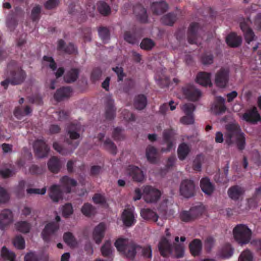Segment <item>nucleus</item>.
<instances>
[{
  "label": "nucleus",
  "instance_id": "nucleus-28",
  "mask_svg": "<svg viewBox=\"0 0 261 261\" xmlns=\"http://www.w3.org/2000/svg\"><path fill=\"white\" fill-rule=\"evenodd\" d=\"M141 216L145 220L156 222L159 216L153 210L146 208H142L140 212Z\"/></svg>",
  "mask_w": 261,
  "mask_h": 261
},
{
  "label": "nucleus",
  "instance_id": "nucleus-36",
  "mask_svg": "<svg viewBox=\"0 0 261 261\" xmlns=\"http://www.w3.org/2000/svg\"><path fill=\"white\" fill-rule=\"evenodd\" d=\"M79 75V70L76 68H72L65 74L64 79L67 83H73L77 80Z\"/></svg>",
  "mask_w": 261,
  "mask_h": 261
},
{
  "label": "nucleus",
  "instance_id": "nucleus-52",
  "mask_svg": "<svg viewBox=\"0 0 261 261\" xmlns=\"http://www.w3.org/2000/svg\"><path fill=\"white\" fill-rule=\"evenodd\" d=\"M14 246L18 249H23L25 248V241L21 236H16L13 240Z\"/></svg>",
  "mask_w": 261,
  "mask_h": 261
},
{
  "label": "nucleus",
  "instance_id": "nucleus-26",
  "mask_svg": "<svg viewBox=\"0 0 261 261\" xmlns=\"http://www.w3.org/2000/svg\"><path fill=\"white\" fill-rule=\"evenodd\" d=\"M105 229V225L103 223H99L95 227L93 232V238L96 244H99L101 242L104 237Z\"/></svg>",
  "mask_w": 261,
  "mask_h": 261
},
{
  "label": "nucleus",
  "instance_id": "nucleus-37",
  "mask_svg": "<svg viewBox=\"0 0 261 261\" xmlns=\"http://www.w3.org/2000/svg\"><path fill=\"white\" fill-rule=\"evenodd\" d=\"M97 8L99 13L104 16L111 14V9L110 6L104 1H100L97 4Z\"/></svg>",
  "mask_w": 261,
  "mask_h": 261
},
{
  "label": "nucleus",
  "instance_id": "nucleus-34",
  "mask_svg": "<svg viewBox=\"0 0 261 261\" xmlns=\"http://www.w3.org/2000/svg\"><path fill=\"white\" fill-rule=\"evenodd\" d=\"M202 243L200 240L194 239L189 244L191 253L193 256L198 255L201 250Z\"/></svg>",
  "mask_w": 261,
  "mask_h": 261
},
{
  "label": "nucleus",
  "instance_id": "nucleus-10",
  "mask_svg": "<svg viewBox=\"0 0 261 261\" xmlns=\"http://www.w3.org/2000/svg\"><path fill=\"white\" fill-rule=\"evenodd\" d=\"M116 108L114 105V100L111 97H107L105 101V118L111 121L116 117Z\"/></svg>",
  "mask_w": 261,
  "mask_h": 261
},
{
  "label": "nucleus",
  "instance_id": "nucleus-11",
  "mask_svg": "<svg viewBox=\"0 0 261 261\" xmlns=\"http://www.w3.org/2000/svg\"><path fill=\"white\" fill-rule=\"evenodd\" d=\"M229 80V71L224 68H221L215 75V84L220 88L226 86Z\"/></svg>",
  "mask_w": 261,
  "mask_h": 261
},
{
  "label": "nucleus",
  "instance_id": "nucleus-42",
  "mask_svg": "<svg viewBox=\"0 0 261 261\" xmlns=\"http://www.w3.org/2000/svg\"><path fill=\"white\" fill-rule=\"evenodd\" d=\"M16 229L23 233H28L31 229V225L27 221H20L15 224Z\"/></svg>",
  "mask_w": 261,
  "mask_h": 261
},
{
  "label": "nucleus",
  "instance_id": "nucleus-6",
  "mask_svg": "<svg viewBox=\"0 0 261 261\" xmlns=\"http://www.w3.org/2000/svg\"><path fill=\"white\" fill-rule=\"evenodd\" d=\"M143 194L144 200L147 203H154L158 201L161 196V193L158 189L151 186L143 187Z\"/></svg>",
  "mask_w": 261,
  "mask_h": 261
},
{
  "label": "nucleus",
  "instance_id": "nucleus-20",
  "mask_svg": "<svg viewBox=\"0 0 261 261\" xmlns=\"http://www.w3.org/2000/svg\"><path fill=\"white\" fill-rule=\"evenodd\" d=\"M241 29L244 33V35L246 42L248 44H250V42L254 40L255 35L252 30L249 26L247 22L243 21L240 24Z\"/></svg>",
  "mask_w": 261,
  "mask_h": 261
},
{
  "label": "nucleus",
  "instance_id": "nucleus-5",
  "mask_svg": "<svg viewBox=\"0 0 261 261\" xmlns=\"http://www.w3.org/2000/svg\"><path fill=\"white\" fill-rule=\"evenodd\" d=\"M233 234L236 242L242 246L250 242L252 236V231L246 225L238 224L233 228Z\"/></svg>",
  "mask_w": 261,
  "mask_h": 261
},
{
  "label": "nucleus",
  "instance_id": "nucleus-46",
  "mask_svg": "<svg viewBox=\"0 0 261 261\" xmlns=\"http://www.w3.org/2000/svg\"><path fill=\"white\" fill-rule=\"evenodd\" d=\"M1 254L3 258L10 261H14L16 255L15 253L9 251L5 246H4L1 250Z\"/></svg>",
  "mask_w": 261,
  "mask_h": 261
},
{
  "label": "nucleus",
  "instance_id": "nucleus-31",
  "mask_svg": "<svg viewBox=\"0 0 261 261\" xmlns=\"http://www.w3.org/2000/svg\"><path fill=\"white\" fill-rule=\"evenodd\" d=\"M60 181L65 191L67 193H70L71 187H75L77 184V182L75 179L71 178L67 176H64L62 177Z\"/></svg>",
  "mask_w": 261,
  "mask_h": 261
},
{
  "label": "nucleus",
  "instance_id": "nucleus-40",
  "mask_svg": "<svg viewBox=\"0 0 261 261\" xmlns=\"http://www.w3.org/2000/svg\"><path fill=\"white\" fill-rule=\"evenodd\" d=\"M156 149L153 146L148 147L146 150V156L147 160L151 163L155 164L157 162L156 155Z\"/></svg>",
  "mask_w": 261,
  "mask_h": 261
},
{
  "label": "nucleus",
  "instance_id": "nucleus-22",
  "mask_svg": "<svg viewBox=\"0 0 261 261\" xmlns=\"http://www.w3.org/2000/svg\"><path fill=\"white\" fill-rule=\"evenodd\" d=\"M72 89L70 87H63L58 89L54 94V98L57 101H61L64 98L71 96Z\"/></svg>",
  "mask_w": 261,
  "mask_h": 261
},
{
  "label": "nucleus",
  "instance_id": "nucleus-62",
  "mask_svg": "<svg viewBox=\"0 0 261 261\" xmlns=\"http://www.w3.org/2000/svg\"><path fill=\"white\" fill-rule=\"evenodd\" d=\"M16 173L15 169L14 168L12 169H5L0 170V174L4 178H8L13 176Z\"/></svg>",
  "mask_w": 261,
  "mask_h": 261
},
{
  "label": "nucleus",
  "instance_id": "nucleus-15",
  "mask_svg": "<svg viewBox=\"0 0 261 261\" xmlns=\"http://www.w3.org/2000/svg\"><path fill=\"white\" fill-rule=\"evenodd\" d=\"M245 191L244 188L238 185H235L228 189L227 194L230 199L234 201H237L242 199Z\"/></svg>",
  "mask_w": 261,
  "mask_h": 261
},
{
  "label": "nucleus",
  "instance_id": "nucleus-25",
  "mask_svg": "<svg viewBox=\"0 0 261 261\" xmlns=\"http://www.w3.org/2000/svg\"><path fill=\"white\" fill-rule=\"evenodd\" d=\"M202 191L206 195H211L215 190L214 185L211 182L208 177L202 178L200 182Z\"/></svg>",
  "mask_w": 261,
  "mask_h": 261
},
{
  "label": "nucleus",
  "instance_id": "nucleus-53",
  "mask_svg": "<svg viewBox=\"0 0 261 261\" xmlns=\"http://www.w3.org/2000/svg\"><path fill=\"white\" fill-rule=\"evenodd\" d=\"M253 259V255L251 252L248 249L243 251L238 259V261H252Z\"/></svg>",
  "mask_w": 261,
  "mask_h": 261
},
{
  "label": "nucleus",
  "instance_id": "nucleus-7",
  "mask_svg": "<svg viewBox=\"0 0 261 261\" xmlns=\"http://www.w3.org/2000/svg\"><path fill=\"white\" fill-rule=\"evenodd\" d=\"M179 192L181 195L185 198L193 196L195 192V186L193 180L189 179L183 180L180 185Z\"/></svg>",
  "mask_w": 261,
  "mask_h": 261
},
{
  "label": "nucleus",
  "instance_id": "nucleus-63",
  "mask_svg": "<svg viewBox=\"0 0 261 261\" xmlns=\"http://www.w3.org/2000/svg\"><path fill=\"white\" fill-rule=\"evenodd\" d=\"M112 70L116 73L118 76V82L122 81L123 78L126 76L123 72V69L121 67L116 66L113 67Z\"/></svg>",
  "mask_w": 261,
  "mask_h": 261
},
{
  "label": "nucleus",
  "instance_id": "nucleus-8",
  "mask_svg": "<svg viewBox=\"0 0 261 261\" xmlns=\"http://www.w3.org/2000/svg\"><path fill=\"white\" fill-rule=\"evenodd\" d=\"M182 90L186 98L191 101L198 100L201 95L200 91L191 84L186 85Z\"/></svg>",
  "mask_w": 261,
  "mask_h": 261
},
{
  "label": "nucleus",
  "instance_id": "nucleus-58",
  "mask_svg": "<svg viewBox=\"0 0 261 261\" xmlns=\"http://www.w3.org/2000/svg\"><path fill=\"white\" fill-rule=\"evenodd\" d=\"M180 218L181 221L188 222L194 220L190 211H183L180 214Z\"/></svg>",
  "mask_w": 261,
  "mask_h": 261
},
{
  "label": "nucleus",
  "instance_id": "nucleus-18",
  "mask_svg": "<svg viewBox=\"0 0 261 261\" xmlns=\"http://www.w3.org/2000/svg\"><path fill=\"white\" fill-rule=\"evenodd\" d=\"M13 220L12 212L8 209L3 210L0 214V228L4 229Z\"/></svg>",
  "mask_w": 261,
  "mask_h": 261
},
{
  "label": "nucleus",
  "instance_id": "nucleus-9",
  "mask_svg": "<svg viewBox=\"0 0 261 261\" xmlns=\"http://www.w3.org/2000/svg\"><path fill=\"white\" fill-rule=\"evenodd\" d=\"M33 147L36 155L39 158L46 156L49 151V148L43 139L36 140Z\"/></svg>",
  "mask_w": 261,
  "mask_h": 261
},
{
  "label": "nucleus",
  "instance_id": "nucleus-57",
  "mask_svg": "<svg viewBox=\"0 0 261 261\" xmlns=\"http://www.w3.org/2000/svg\"><path fill=\"white\" fill-rule=\"evenodd\" d=\"M225 101V99L222 97L219 96L217 98V105L216 107L219 109L220 113H224L226 110Z\"/></svg>",
  "mask_w": 261,
  "mask_h": 261
},
{
  "label": "nucleus",
  "instance_id": "nucleus-19",
  "mask_svg": "<svg viewBox=\"0 0 261 261\" xmlns=\"http://www.w3.org/2000/svg\"><path fill=\"white\" fill-rule=\"evenodd\" d=\"M150 9L154 14L161 15L167 11L168 5L164 1L155 2L151 4Z\"/></svg>",
  "mask_w": 261,
  "mask_h": 261
},
{
  "label": "nucleus",
  "instance_id": "nucleus-61",
  "mask_svg": "<svg viewBox=\"0 0 261 261\" xmlns=\"http://www.w3.org/2000/svg\"><path fill=\"white\" fill-rule=\"evenodd\" d=\"M156 80L158 85L161 88L168 87L170 84V79L167 76L159 77V79L156 77Z\"/></svg>",
  "mask_w": 261,
  "mask_h": 261
},
{
  "label": "nucleus",
  "instance_id": "nucleus-44",
  "mask_svg": "<svg viewBox=\"0 0 261 261\" xmlns=\"http://www.w3.org/2000/svg\"><path fill=\"white\" fill-rule=\"evenodd\" d=\"M124 129L121 127H116L114 128L112 132V138L115 141H121L125 138V135L123 133Z\"/></svg>",
  "mask_w": 261,
  "mask_h": 261
},
{
  "label": "nucleus",
  "instance_id": "nucleus-49",
  "mask_svg": "<svg viewBox=\"0 0 261 261\" xmlns=\"http://www.w3.org/2000/svg\"><path fill=\"white\" fill-rule=\"evenodd\" d=\"M190 211L194 219L201 215L204 212L203 206L201 205L192 207Z\"/></svg>",
  "mask_w": 261,
  "mask_h": 261
},
{
  "label": "nucleus",
  "instance_id": "nucleus-35",
  "mask_svg": "<svg viewBox=\"0 0 261 261\" xmlns=\"http://www.w3.org/2000/svg\"><path fill=\"white\" fill-rule=\"evenodd\" d=\"M135 108L139 110L144 109L147 105V98L143 94H139L134 99V103Z\"/></svg>",
  "mask_w": 261,
  "mask_h": 261
},
{
  "label": "nucleus",
  "instance_id": "nucleus-59",
  "mask_svg": "<svg viewBox=\"0 0 261 261\" xmlns=\"http://www.w3.org/2000/svg\"><path fill=\"white\" fill-rule=\"evenodd\" d=\"M182 109L186 115H193V112L195 110V106L193 103H188L183 105Z\"/></svg>",
  "mask_w": 261,
  "mask_h": 261
},
{
  "label": "nucleus",
  "instance_id": "nucleus-38",
  "mask_svg": "<svg viewBox=\"0 0 261 261\" xmlns=\"http://www.w3.org/2000/svg\"><path fill=\"white\" fill-rule=\"evenodd\" d=\"M177 20V15L173 12H170L161 18L162 22L166 25L172 26Z\"/></svg>",
  "mask_w": 261,
  "mask_h": 261
},
{
  "label": "nucleus",
  "instance_id": "nucleus-16",
  "mask_svg": "<svg viewBox=\"0 0 261 261\" xmlns=\"http://www.w3.org/2000/svg\"><path fill=\"white\" fill-rule=\"evenodd\" d=\"M121 218L123 224L126 227L134 225L136 221L132 208H125L122 214Z\"/></svg>",
  "mask_w": 261,
  "mask_h": 261
},
{
  "label": "nucleus",
  "instance_id": "nucleus-32",
  "mask_svg": "<svg viewBox=\"0 0 261 261\" xmlns=\"http://www.w3.org/2000/svg\"><path fill=\"white\" fill-rule=\"evenodd\" d=\"M49 197L54 202H58L62 198V192L59 185H53L49 189Z\"/></svg>",
  "mask_w": 261,
  "mask_h": 261
},
{
  "label": "nucleus",
  "instance_id": "nucleus-64",
  "mask_svg": "<svg viewBox=\"0 0 261 261\" xmlns=\"http://www.w3.org/2000/svg\"><path fill=\"white\" fill-rule=\"evenodd\" d=\"M64 52L69 55L77 54L78 53L77 48L72 43H69L66 46Z\"/></svg>",
  "mask_w": 261,
  "mask_h": 261
},
{
  "label": "nucleus",
  "instance_id": "nucleus-30",
  "mask_svg": "<svg viewBox=\"0 0 261 261\" xmlns=\"http://www.w3.org/2000/svg\"><path fill=\"white\" fill-rule=\"evenodd\" d=\"M211 74L210 73L205 72H199L196 76V82L203 86H211Z\"/></svg>",
  "mask_w": 261,
  "mask_h": 261
},
{
  "label": "nucleus",
  "instance_id": "nucleus-55",
  "mask_svg": "<svg viewBox=\"0 0 261 261\" xmlns=\"http://www.w3.org/2000/svg\"><path fill=\"white\" fill-rule=\"evenodd\" d=\"M201 61L204 65H210L213 63L214 56L211 53H204L201 57Z\"/></svg>",
  "mask_w": 261,
  "mask_h": 261
},
{
  "label": "nucleus",
  "instance_id": "nucleus-51",
  "mask_svg": "<svg viewBox=\"0 0 261 261\" xmlns=\"http://www.w3.org/2000/svg\"><path fill=\"white\" fill-rule=\"evenodd\" d=\"M64 242L70 246H74L76 244V240L72 233L65 232L63 236Z\"/></svg>",
  "mask_w": 261,
  "mask_h": 261
},
{
  "label": "nucleus",
  "instance_id": "nucleus-41",
  "mask_svg": "<svg viewBox=\"0 0 261 261\" xmlns=\"http://www.w3.org/2000/svg\"><path fill=\"white\" fill-rule=\"evenodd\" d=\"M98 32L100 39L104 43L108 42L110 39V32L108 28L105 27H100L98 29Z\"/></svg>",
  "mask_w": 261,
  "mask_h": 261
},
{
  "label": "nucleus",
  "instance_id": "nucleus-1",
  "mask_svg": "<svg viewBox=\"0 0 261 261\" xmlns=\"http://www.w3.org/2000/svg\"><path fill=\"white\" fill-rule=\"evenodd\" d=\"M115 246L117 250L123 254L127 259L133 260L137 254H141L144 258L152 257V250L150 245L142 247L125 239H118Z\"/></svg>",
  "mask_w": 261,
  "mask_h": 261
},
{
  "label": "nucleus",
  "instance_id": "nucleus-13",
  "mask_svg": "<svg viewBox=\"0 0 261 261\" xmlns=\"http://www.w3.org/2000/svg\"><path fill=\"white\" fill-rule=\"evenodd\" d=\"M59 229V225L55 222L47 224L42 231L41 235L43 240L48 242L50 240V236L53 234Z\"/></svg>",
  "mask_w": 261,
  "mask_h": 261
},
{
  "label": "nucleus",
  "instance_id": "nucleus-12",
  "mask_svg": "<svg viewBox=\"0 0 261 261\" xmlns=\"http://www.w3.org/2000/svg\"><path fill=\"white\" fill-rule=\"evenodd\" d=\"M244 120L251 124H256L261 120V117L256 107L248 110L243 115Z\"/></svg>",
  "mask_w": 261,
  "mask_h": 261
},
{
  "label": "nucleus",
  "instance_id": "nucleus-21",
  "mask_svg": "<svg viewBox=\"0 0 261 261\" xmlns=\"http://www.w3.org/2000/svg\"><path fill=\"white\" fill-rule=\"evenodd\" d=\"M199 27V23L197 22H192L190 24L187 33L188 40L189 43L195 44L196 43Z\"/></svg>",
  "mask_w": 261,
  "mask_h": 261
},
{
  "label": "nucleus",
  "instance_id": "nucleus-39",
  "mask_svg": "<svg viewBox=\"0 0 261 261\" xmlns=\"http://www.w3.org/2000/svg\"><path fill=\"white\" fill-rule=\"evenodd\" d=\"M233 248L229 243H226L222 247L220 255L222 258H228L230 257L233 253Z\"/></svg>",
  "mask_w": 261,
  "mask_h": 261
},
{
  "label": "nucleus",
  "instance_id": "nucleus-50",
  "mask_svg": "<svg viewBox=\"0 0 261 261\" xmlns=\"http://www.w3.org/2000/svg\"><path fill=\"white\" fill-rule=\"evenodd\" d=\"M41 7L39 5L34 7L31 11V18L33 21L38 22L40 18Z\"/></svg>",
  "mask_w": 261,
  "mask_h": 261
},
{
  "label": "nucleus",
  "instance_id": "nucleus-33",
  "mask_svg": "<svg viewBox=\"0 0 261 261\" xmlns=\"http://www.w3.org/2000/svg\"><path fill=\"white\" fill-rule=\"evenodd\" d=\"M190 150V148L187 143H182L180 144L177 151L179 159L180 161L185 160L189 154Z\"/></svg>",
  "mask_w": 261,
  "mask_h": 261
},
{
  "label": "nucleus",
  "instance_id": "nucleus-24",
  "mask_svg": "<svg viewBox=\"0 0 261 261\" xmlns=\"http://www.w3.org/2000/svg\"><path fill=\"white\" fill-rule=\"evenodd\" d=\"M134 13L139 20L142 23H146L148 20V15L146 9L140 4H137L134 7Z\"/></svg>",
  "mask_w": 261,
  "mask_h": 261
},
{
  "label": "nucleus",
  "instance_id": "nucleus-23",
  "mask_svg": "<svg viewBox=\"0 0 261 261\" xmlns=\"http://www.w3.org/2000/svg\"><path fill=\"white\" fill-rule=\"evenodd\" d=\"M127 170L129 175L132 176L134 181L141 182L143 180L144 176L143 172L138 167L133 165L129 166Z\"/></svg>",
  "mask_w": 261,
  "mask_h": 261
},
{
  "label": "nucleus",
  "instance_id": "nucleus-2",
  "mask_svg": "<svg viewBox=\"0 0 261 261\" xmlns=\"http://www.w3.org/2000/svg\"><path fill=\"white\" fill-rule=\"evenodd\" d=\"M81 129L82 125L79 122H72L69 124L66 128V133L69 138H66L65 141L69 146L65 147L58 142H55L53 145L54 149L64 155L72 153L79 145L80 142L77 140L80 137Z\"/></svg>",
  "mask_w": 261,
  "mask_h": 261
},
{
  "label": "nucleus",
  "instance_id": "nucleus-54",
  "mask_svg": "<svg viewBox=\"0 0 261 261\" xmlns=\"http://www.w3.org/2000/svg\"><path fill=\"white\" fill-rule=\"evenodd\" d=\"M124 39L125 41L132 44H136L137 42V38L135 33H132L129 31H126L124 33Z\"/></svg>",
  "mask_w": 261,
  "mask_h": 261
},
{
  "label": "nucleus",
  "instance_id": "nucleus-60",
  "mask_svg": "<svg viewBox=\"0 0 261 261\" xmlns=\"http://www.w3.org/2000/svg\"><path fill=\"white\" fill-rule=\"evenodd\" d=\"M73 213V207L71 203H66L63 207L62 214L63 217L68 218Z\"/></svg>",
  "mask_w": 261,
  "mask_h": 261
},
{
  "label": "nucleus",
  "instance_id": "nucleus-43",
  "mask_svg": "<svg viewBox=\"0 0 261 261\" xmlns=\"http://www.w3.org/2000/svg\"><path fill=\"white\" fill-rule=\"evenodd\" d=\"M104 148L111 153L115 155L117 152V148L114 143L110 139H107L103 143Z\"/></svg>",
  "mask_w": 261,
  "mask_h": 261
},
{
  "label": "nucleus",
  "instance_id": "nucleus-14",
  "mask_svg": "<svg viewBox=\"0 0 261 261\" xmlns=\"http://www.w3.org/2000/svg\"><path fill=\"white\" fill-rule=\"evenodd\" d=\"M158 249L161 255L166 257L172 253L173 247L167 238L163 237L159 243Z\"/></svg>",
  "mask_w": 261,
  "mask_h": 261
},
{
  "label": "nucleus",
  "instance_id": "nucleus-47",
  "mask_svg": "<svg viewBox=\"0 0 261 261\" xmlns=\"http://www.w3.org/2000/svg\"><path fill=\"white\" fill-rule=\"evenodd\" d=\"M102 255L105 257H110L112 253V246L109 241H107L101 246L100 249Z\"/></svg>",
  "mask_w": 261,
  "mask_h": 261
},
{
  "label": "nucleus",
  "instance_id": "nucleus-3",
  "mask_svg": "<svg viewBox=\"0 0 261 261\" xmlns=\"http://www.w3.org/2000/svg\"><path fill=\"white\" fill-rule=\"evenodd\" d=\"M225 141L228 145L232 144L235 142L239 150H242L245 148L246 139L245 134L242 132L240 126L234 123H230L226 125Z\"/></svg>",
  "mask_w": 261,
  "mask_h": 261
},
{
  "label": "nucleus",
  "instance_id": "nucleus-45",
  "mask_svg": "<svg viewBox=\"0 0 261 261\" xmlns=\"http://www.w3.org/2000/svg\"><path fill=\"white\" fill-rule=\"evenodd\" d=\"M81 211L86 216L90 217L95 213V207L89 203H86L82 206Z\"/></svg>",
  "mask_w": 261,
  "mask_h": 261
},
{
  "label": "nucleus",
  "instance_id": "nucleus-27",
  "mask_svg": "<svg viewBox=\"0 0 261 261\" xmlns=\"http://www.w3.org/2000/svg\"><path fill=\"white\" fill-rule=\"evenodd\" d=\"M48 170L54 173H57L60 170L62 164L61 161L56 156H52L47 163Z\"/></svg>",
  "mask_w": 261,
  "mask_h": 261
},
{
  "label": "nucleus",
  "instance_id": "nucleus-56",
  "mask_svg": "<svg viewBox=\"0 0 261 261\" xmlns=\"http://www.w3.org/2000/svg\"><path fill=\"white\" fill-rule=\"evenodd\" d=\"M102 75V71L100 68L96 67L93 69L91 74V80L92 82L98 81Z\"/></svg>",
  "mask_w": 261,
  "mask_h": 261
},
{
  "label": "nucleus",
  "instance_id": "nucleus-4",
  "mask_svg": "<svg viewBox=\"0 0 261 261\" xmlns=\"http://www.w3.org/2000/svg\"><path fill=\"white\" fill-rule=\"evenodd\" d=\"M7 76L10 79L11 85H18L23 83L27 74L17 62L12 60L7 65Z\"/></svg>",
  "mask_w": 261,
  "mask_h": 261
},
{
  "label": "nucleus",
  "instance_id": "nucleus-29",
  "mask_svg": "<svg viewBox=\"0 0 261 261\" xmlns=\"http://www.w3.org/2000/svg\"><path fill=\"white\" fill-rule=\"evenodd\" d=\"M226 42L229 46L237 47L241 44L242 38L235 33H231L226 37Z\"/></svg>",
  "mask_w": 261,
  "mask_h": 261
},
{
  "label": "nucleus",
  "instance_id": "nucleus-48",
  "mask_svg": "<svg viewBox=\"0 0 261 261\" xmlns=\"http://www.w3.org/2000/svg\"><path fill=\"white\" fill-rule=\"evenodd\" d=\"M154 45L153 41L148 38L143 39L140 43V47L147 50H151Z\"/></svg>",
  "mask_w": 261,
  "mask_h": 261
},
{
  "label": "nucleus",
  "instance_id": "nucleus-17",
  "mask_svg": "<svg viewBox=\"0 0 261 261\" xmlns=\"http://www.w3.org/2000/svg\"><path fill=\"white\" fill-rule=\"evenodd\" d=\"M163 140L167 145L166 148H163V151H170L174 147L173 137L174 133L172 129H166L163 132Z\"/></svg>",
  "mask_w": 261,
  "mask_h": 261
}]
</instances>
